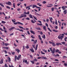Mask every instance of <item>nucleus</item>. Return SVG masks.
Listing matches in <instances>:
<instances>
[{
    "label": "nucleus",
    "mask_w": 67,
    "mask_h": 67,
    "mask_svg": "<svg viewBox=\"0 0 67 67\" xmlns=\"http://www.w3.org/2000/svg\"><path fill=\"white\" fill-rule=\"evenodd\" d=\"M67 37H65V38L64 39V40H65V42H66L67 41Z\"/></svg>",
    "instance_id": "nucleus-43"
},
{
    "label": "nucleus",
    "mask_w": 67,
    "mask_h": 67,
    "mask_svg": "<svg viewBox=\"0 0 67 67\" xmlns=\"http://www.w3.org/2000/svg\"><path fill=\"white\" fill-rule=\"evenodd\" d=\"M23 63H24V62H25V63H26V64H29V62H27V60H23Z\"/></svg>",
    "instance_id": "nucleus-4"
},
{
    "label": "nucleus",
    "mask_w": 67,
    "mask_h": 67,
    "mask_svg": "<svg viewBox=\"0 0 67 67\" xmlns=\"http://www.w3.org/2000/svg\"><path fill=\"white\" fill-rule=\"evenodd\" d=\"M36 8H37V9H38L39 11H40L41 10V8L39 7H36Z\"/></svg>",
    "instance_id": "nucleus-19"
},
{
    "label": "nucleus",
    "mask_w": 67,
    "mask_h": 67,
    "mask_svg": "<svg viewBox=\"0 0 67 67\" xmlns=\"http://www.w3.org/2000/svg\"><path fill=\"white\" fill-rule=\"evenodd\" d=\"M52 45L53 46H56V44H55V43L53 42L52 43Z\"/></svg>",
    "instance_id": "nucleus-27"
},
{
    "label": "nucleus",
    "mask_w": 67,
    "mask_h": 67,
    "mask_svg": "<svg viewBox=\"0 0 67 67\" xmlns=\"http://www.w3.org/2000/svg\"><path fill=\"white\" fill-rule=\"evenodd\" d=\"M46 21L48 23V22H49V19H47L46 20Z\"/></svg>",
    "instance_id": "nucleus-53"
},
{
    "label": "nucleus",
    "mask_w": 67,
    "mask_h": 67,
    "mask_svg": "<svg viewBox=\"0 0 67 67\" xmlns=\"http://www.w3.org/2000/svg\"><path fill=\"white\" fill-rule=\"evenodd\" d=\"M9 67H14V66H13V65L12 64L11 66L10 65H9Z\"/></svg>",
    "instance_id": "nucleus-52"
},
{
    "label": "nucleus",
    "mask_w": 67,
    "mask_h": 67,
    "mask_svg": "<svg viewBox=\"0 0 67 67\" xmlns=\"http://www.w3.org/2000/svg\"><path fill=\"white\" fill-rule=\"evenodd\" d=\"M67 8V6H62V9H63V10H65L66 9L65 8Z\"/></svg>",
    "instance_id": "nucleus-10"
},
{
    "label": "nucleus",
    "mask_w": 67,
    "mask_h": 67,
    "mask_svg": "<svg viewBox=\"0 0 67 67\" xmlns=\"http://www.w3.org/2000/svg\"><path fill=\"white\" fill-rule=\"evenodd\" d=\"M46 26H47V27H48V24L47 23H46Z\"/></svg>",
    "instance_id": "nucleus-54"
},
{
    "label": "nucleus",
    "mask_w": 67,
    "mask_h": 67,
    "mask_svg": "<svg viewBox=\"0 0 67 67\" xmlns=\"http://www.w3.org/2000/svg\"><path fill=\"white\" fill-rule=\"evenodd\" d=\"M42 38H44V39H45V35H43V36H42Z\"/></svg>",
    "instance_id": "nucleus-28"
},
{
    "label": "nucleus",
    "mask_w": 67,
    "mask_h": 67,
    "mask_svg": "<svg viewBox=\"0 0 67 67\" xmlns=\"http://www.w3.org/2000/svg\"><path fill=\"white\" fill-rule=\"evenodd\" d=\"M64 65L65 66H67V64H66V63H64Z\"/></svg>",
    "instance_id": "nucleus-51"
},
{
    "label": "nucleus",
    "mask_w": 67,
    "mask_h": 67,
    "mask_svg": "<svg viewBox=\"0 0 67 67\" xmlns=\"http://www.w3.org/2000/svg\"><path fill=\"white\" fill-rule=\"evenodd\" d=\"M37 7H37V5H32V8H35Z\"/></svg>",
    "instance_id": "nucleus-15"
},
{
    "label": "nucleus",
    "mask_w": 67,
    "mask_h": 67,
    "mask_svg": "<svg viewBox=\"0 0 67 67\" xmlns=\"http://www.w3.org/2000/svg\"><path fill=\"white\" fill-rule=\"evenodd\" d=\"M49 19L50 21L52 23V20H53V18L52 17H49Z\"/></svg>",
    "instance_id": "nucleus-14"
},
{
    "label": "nucleus",
    "mask_w": 67,
    "mask_h": 67,
    "mask_svg": "<svg viewBox=\"0 0 67 67\" xmlns=\"http://www.w3.org/2000/svg\"><path fill=\"white\" fill-rule=\"evenodd\" d=\"M24 14H30V12H28L27 13L24 12Z\"/></svg>",
    "instance_id": "nucleus-16"
},
{
    "label": "nucleus",
    "mask_w": 67,
    "mask_h": 67,
    "mask_svg": "<svg viewBox=\"0 0 67 67\" xmlns=\"http://www.w3.org/2000/svg\"><path fill=\"white\" fill-rule=\"evenodd\" d=\"M55 24L56 25H57V24H58L57 23V20H56V19H55Z\"/></svg>",
    "instance_id": "nucleus-30"
},
{
    "label": "nucleus",
    "mask_w": 67,
    "mask_h": 67,
    "mask_svg": "<svg viewBox=\"0 0 67 67\" xmlns=\"http://www.w3.org/2000/svg\"><path fill=\"white\" fill-rule=\"evenodd\" d=\"M56 44L58 46V45H62V44L61 43L58 42Z\"/></svg>",
    "instance_id": "nucleus-17"
},
{
    "label": "nucleus",
    "mask_w": 67,
    "mask_h": 67,
    "mask_svg": "<svg viewBox=\"0 0 67 67\" xmlns=\"http://www.w3.org/2000/svg\"><path fill=\"white\" fill-rule=\"evenodd\" d=\"M59 50L58 49H57L56 50V52H59Z\"/></svg>",
    "instance_id": "nucleus-63"
},
{
    "label": "nucleus",
    "mask_w": 67,
    "mask_h": 67,
    "mask_svg": "<svg viewBox=\"0 0 67 67\" xmlns=\"http://www.w3.org/2000/svg\"><path fill=\"white\" fill-rule=\"evenodd\" d=\"M41 58L42 59H47V58H46V57H38L37 58V59H41Z\"/></svg>",
    "instance_id": "nucleus-1"
},
{
    "label": "nucleus",
    "mask_w": 67,
    "mask_h": 67,
    "mask_svg": "<svg viewBox=\"0 0 67 67\" xmlns=\"http://www.w3.org/2000/svg\"><path fill=\"white\" fill-rule=\"evenodd\" d=\"M55 29H58V27L57 26L55 27Z\"/></svg>",
    "instance_id": "nucleus-61"
},
{
    "label": "nucleus",
    "mask_w": 67,
    "mask_h": 67,
    "mask_svg": "<svg viewBox=\"0 0 67 67\" xmlns=\"http://www.w3.org/2000/svg\"><path fill=\"white\" fill-rule=\"evenodd\" d=\"M63 58L65 59V58H67V57L66 56H64L63 57Z\"/></svg>",
    "instance_id": "nucleus-48"
},
{
    "label": "nucleus",
    "mask_w": 67,
    "mask_h": 67,
    "mask_svg": "<svg viewBox=\"0 0 67 67\" xmlns=\"http://www.w3.org/2000/svg\"><path fill=\"white\" fill-rule=\"evenodd\" d=\"M13 23L15 25H16L17 24H21V25H23V24L19 21L18 22Z\"/></svg>",
    "instance_id": "nucleus-3"
},
{
    "label": "nucleus",
    "mask_w": 67,
    "mask_h": 67,
    "mask_svg": "<svg viewBox=\"0 0 67 67\" xmlns=\"http://www.w3.org/2000/svg\"><path fill=\"white\" fill-rule=\"evenodd\" d=\"M27 33L29 35H30V32H29V31H27Z\"/></svg>",
    "instance_id": "nucleus-45"
},
{
    "label": "nucleus",
    "mask_w": 67,
    "mask_h": 67,
    "mask_svg": "<svg viewBox=\"0 0 67 67\" xmlns=\"http://www.w3.org/2000/svg\"><path fill=\"white\" fill-rule=\"evenodd\" d=\"M29 15L30 16L29 17L30 18H31V19H33V18L32 15L30 14Z\"/></svg>",
    "instance_id": "nucleus-25"
},
{
    "label": "nucleus",
    "mask_w": 67,
    "mask_h": 67,
    "mask_svg": "<svg viewBox=\"0 0 67 67\" xmlns=\"http://www.w3.org/2000/svg\"><path fill=\"white\" fill-rule=\"evenodd\" d=\"M41 54H43V55H45V53H43V52L41 51Z\"/></svg>",
    "instance_id": "nucleus-49"
},
{
    "label": "nucleus",
    "mask_w": 67,
    "mask_h": 67,
    "mask_svg": "<svg viewBox=\"0 0 67 67\" xmlns=\"http://www.w3.org/2000/svg\"><path fill=\"white\" fill-rule=\"evenodd\" d=\"M3 58H2L1 61H0V64H3Z\"/></svg>",
    "instance_id": "nucleus-9"
},
{
    "label": "nucleus",
    "mask_w": 67,
    "mask_h": 67,
    "mask_svg": "<svg viewBox=\"0 0 67 67\" xmlns=\"http://www.w3.org/2000/svg\"><path fill=\"white\" fill-rule=\"evenodd\" d=\"M26 20H30V18H26Z\"/></svg>",
    "instance_id": "nucleus-58"
},
{
    "label": "nucleus",
    "mask_w": 67,
    "mask_h": 67,
    "mask_svg": "<svg viewBox=\"0 0 67 67\" xmlns=\"http://www.w3.org/2000/svg\"><path fill=\"white\" fill-rule=\"evenodd\" d=\"M61 43L62 44H63V45H64V44H65V42H61Z\"/></svg>",
    "instance_id": "nucleus-44"
},
{
    "label": "nucleus",
    "mask_w": 67,
    "mask_h": 67,
    "mask_svg": "<svg viewBox=\"0 0 67 67\" xmlns=\"http://www.w3.org/2000/svg\"><path fill=\"white\" fill-rule=\"evenodd\" d=\"M43 26V29H44V31H46V26Z\"/></svg>",
    "instance_id": "nucleus-12"
},
{
    "label": "nucleus",
    "mask_w": 67,
    "mask_h": 67,
    "mask_svg": "<svg viewBox=\"0 0 67 67\" xmlns=\"http://www.w3.org/2000/svg\"><path fill=\"white\" fill-rule=\"evenodd\" d=\"M48 29L49 31H50V32H52V31L51 30V29H49V27H48Z\"/></svg>",
    "instance_id": "nucleus-33"
},
{
    "label": "nucleus",
    "mask_w": 67,
    "mask_h": 67,
    "mask_svg": "<svg viewBox=\"0 0 67 67\" xmlns=\"http://www.w3.org/2000/svg\"><path fill=\"white\" fill-rule=\"evenodd\" d=\"M37 42V40H36L35 41H34V43H35V44H36V43Z\"/></svg>",
    "instance_id": "nucleus-59"
},
{
    "label": "nucleus",
    "mask_w": 67,
    "mask_h": 67,
    "mask_svg": "<svg viewBox=\"0 0 67 67\" xmlns=\"http://www.w3.org/2000/svg\"><path fill=\"white\" fill-rule=\"evenodd\" d=\"M8 58L9 61V62H11V59H10V58L9 57H8Z\"/></svg>",
    "instance_id": "nucleus-32"
},
{
    "label": "nucleus",
    "mask_w": 67,
    "mask_h": 67,
    "mask_svg": "<svg viewBox=\"0 0 67 67\" xmlns=\"http://www.w3.org/2000/svg\"><path fill=\"white\" fill-rule=\"evenodd\" d=\"M47 7V8H49V7H52L51 6H49L48 5H47L46 6Z\"/></svg>",
    "instance_id": "nucleus-41"
},
{
    "label": "nucleus",
    "mask_w": 67,
    "mask_h": 67,
    "mask_svg": "<svg viewBox=\"0 0 67 67\" xmlns=\"http://www.w3.org/2000/svg\"><path fill=\"white\" fill-rule=\"evenodd\" d=\"M37 25H42V24H41L38 23L37 24Z\"/></svg>",
    "instance_id": "nucleus-60"
},
{
    "label": "nucleus",
    "mask_w": 67,
    "mask_h": 67,
    "mask_svg": "<svg viewBox=\"0 0 67 67\" xmlns=\"http://www.w3.org/2000/svg\"><path fill=\"white\" fill-rule=\"evenodd\" d=\"M36 30H41V28L40 27L37 28V27H36L35 28Z\"/></svg>",
    "instance_id": "nucleus-24"
},
{
    "label": "nucleus",
    "mask_w": 67,
    "mask_h": 67,
    "mask_svg": "<svg viewBox=\"0 0 67 67\" xmlns=\"http://www.w3.org/2000/svg\"><path fill=\"white\" fill-rule=\"evenodd\" d=\"M30 62H31L32 64H34V62L33 61H30Z\"/></svg>",
    "instance_id": "nucleus-37"
},
{
    "label": "nucleus",
    "mask_w": 67,
    "mask_h": 67,
    "mask_svg": "<svg viewBox=\"0 0 67 67\" xmlns=\"http://www.w3.org/2000/svg\"><path fill=\"white\" fill-rule=\"evenodd\" d=\"M31 22L32 23H35V21H33V20H31Z\"/></svg>",
    "instance_id": "nucleus-29"
},
{
    "label": "nucleus",
    "mask_w": 67,
    "mask_h": 67,
    "mask_svg": "<svg viewBox=\"0 0 67 67\" xmlns=\"http://www.w3.org/2000/svg\"><path fill=\"white\" fill-rule=\"evenodd\" d=\"M3 31H4V32H5V33H7V30H4Z\"/></svg>",
    "instance_id": "nucleus-57"
},
{
    "label": "nucleus",
    "mask_w": 67,
    "mask_h": 67,
    "mask_svg": "<svg viewBox=\"0 0 67 67\" xmlns=\"http://www.w3.org/2000/svg\"><path fill=\"white\" fill-rule=\"evenodd\" d=\"M13 7L14 8H15V3H13Z\"/></svg>",
    "instance_id": "nucleus-36"
},
{
    "label": "nucleus",
    "mask_w": 67,
    "mask_h": 67,
    "mask_svg": "<svg viewBox=\"0 0 67 67\" xmlns=\"http://www.w3.org/2000/svg\"><path fill=\"white\" fill-rule=\"evenodd\" d=\"M6 4H7V5H11V2L8 1V2H6Z\"/></svg>",
    "instance_id": "nucleus-5"
},
{
    "label": "nucleus",
    "mask_w": 67,
    "mask_h": 67,
    "mask_svg": "<svg viewBox=\"0 0 67 67\" xmlns=\"http://www.w3.org/2000/svg\"><path fill=\"white\" fill-rule=\"evenodd\" d=\"M63 33L64 34H65V35H67V32L66 33L65 32H63Z\"/></svg>",
    "instance_id": "nucleus-62"
},
{
    "label": "nucleus",
    "mask_w": 67,
    "mask_h": 67,
    "mask_svg": "<svg viewBox=\"0 0 67 67\" xmlns=\"http://www.w3.org/2000/svg\"><path fill=\"white\" fill-rule=\"evenodd\" d=\"M24 14H21V16L19 17V18H23L24 17Z\"/></svg>",
    "instance_id": "nucleus-13"
},
{
    "label": "nucleus",
    "mask_w": 67,
    "mask_h": 67,
    "mask_svg": "<svg viewBox=\"0 0 67 67\" xmlns=\"http://www.w3.org/2000/svg\"><path fill=\"white\" fill-rule=\"evenodd\" d=\"M53 31L54 32H58V31L57 30H55V29L53 30Z\"/></svg>",
    "instance_id": "nucleus-21"
},
{
    "label": "nucleus",
    "mask_w": 67,
    "mask_h": 67,
    "mask_svg": "<svg viewBox=\"0 0 67 67\" xmlns=\"http://www.w3.org/2000/svg\"><path fill=\"white\" fill-rule=\"evenodd\" d=\"M14 34L13 33H12L9 35V36H12V35H13Z\"/></svg>",
    "instance_id": "nucleus-50"
},
{
    "label": "nucleus",
    "mask_w": 67,
    "mask_h": 67,
    "mask_svg": "<svg viewBox=\"0 0 67 67\" xmlns=\"http://www.w3.org/2000/svg\"><path fill=\"white\" fill-rule=\"evenodd\" d=\"M61 35V34H60L59 35V36H58V38L59 39H61V41H62L63 40V38H64V37L63 36H60Z\"/></svg>",
    "instance_id": "nucleus-2"
},
{
    "label": "nucleus",
    "mask_w": 67,
    "mask_h": 67,
    "mask_svg": "<svg viewBox=\"0 0 67 67\" xmlns=\"http://www.w3.org/2000/svg\"><path fill=\"white\" fill-rule=\"evenodd\" d=\"M0 5H1V7H4V5H3V4H1L0 3Z\"/></svg>",
    "instance_id": "nucleus-42"
},
{
    "label": "nucleus",
    "mask_w": 67,
    "mask_h": 67,
    "mask_svg": "<svg viewBox=\"0 0 67 67\" xmlns=\"http://www.w3.org/2000/svg\"><path fill=\"white\" fill-rule=\"evenodd\" d=\"M26 48H29V46L28 45H27L26 47H25Z\"/></svg>",
    "instance_id": "nucleus-47"
},
{
    "label": "nucleus",
    "mask_w": 67,
    "mask_h": 67,
    "mask_svg": "<svg viewBox=\"0 0 67 67\" xmlns=\"http://www.w3.org/2000/svg\"><path fill=\"white\" fill-rule=\"evenodd\" d=\"M30 50L32 53H34V51L33 49H30Z\"/></svg>",
    "instance_id": "nucleus-11"
},
{
    "label": "nucleus",
    "mask_w": 67,
    "mask_h": 67,
    "mask_svg": "<svg viewBox=\"0 0 67 67\" xmlns=\"http://www.w3.org/2000/svg\"><path fill=\"white\" fill-rule=\"evenodd\" d=\"M42 51H43L45 53H47V50H46L45 49H43Z\"/></svg>",
    "instance_id": "nucleus-31"
},
{
    "label": "nucleus",
    "mask_w": 67,
    "mask_h": 67,
    "mask_svg": "<svg viewBox=\"0 0 67 67\" xmlns=\"http://www.w3.org/2000/svg\"><path fill=\"white\" fill-rule=\"evenodd\" d=\"M55 9L54 8H51L52 11H54V10Z\"/></svg>",
    "instance_id": "nucleus-35"
},
{
    "label": "nucleus",
    "mask_w": 67,
    "mask_h": 67,
    "mask_svg": "<svg viewBox=\"0 0 67 67\" xmlns=\"http://www.w3.org/2000/svg\"><path fill=\"white\" fill-rule=\"evenodd\" d=\"M67 13V10H65L63 11V13H64V14H66Z\"/></svg>",
    "instance_id": "nucleus-8"
},
{
    "label": "nucleus",
    "mask_w": 67,
    "mask_h": 67,
    "mask_svg": "<svg viewBox=\"0 0 67 67\" xmlns=\"http://www.w3.org/2000/svg\"><path fill=\"white\" fill-rule=\"evenodd\" d=\"M5 20H7V19H8V18L7 17V16H5Z\"/></svg>",
    "instance_id": "nucleus-56"
},
{
    "label": "nucleus",
    "mask_w": 67,
    "mask_h": 67,
    "mask_svg": "<svg viewBox=\"0 0 67 67\" xmlns=\"http://www.w3.org/2000/svg\"><path fill=\"white\" fill-rule=\"evenodd\" d=\"M33 17L35 20H37V19L36 18H35V17L34 16H33Z\"/></svg>",
    "instance_id": "nucleus-55"
},
{
    "label": "nucleus",
    "mask_w": 67,
    "mask_h": 67,
    "mask_svg": "<svg viewBox=\"0 0 67 67\" xmlns=\"http://www.w3.org/2000/svg\"><path fill=\"white\" fill-rule=\"evenodd\" d=\"M28 10H30L31 8L30 7V6H27L26 7V9H27Z\"/></svg>",
    "instance_id": "nucleus-18"
},
{
    "label": "nucleus",
    "mask_w": 67,
    "mask_h": 67,
    "mask_svg": "<svg viewBox=\"0 0 67 67\" xmlns=\"http://www.w3.org/2000/svg\"><path fill=\"white\" fill-rule=\"evenodd\" d=\"M5 67H8V66H7V64H5Z\"/></svg>",
    "instance_id": "nucleus-64"
},
{
    "label": "nucleus",
    "mask_w": 67,
    "mask_h": 67,
    "mask_svg": "<svg viewBox=\"0 0 67 67\" xmlns=\"http://www.w3.org/2000/svg\"><path fill=\"white\" fill-rule=\"evenodd\" d=\"M16 51H17V52L19 53L20 52V50H19L18 49H15Z\"/></svg>",
    "instance_id": "nucleus-22"
},
{
    "label": "nucleus",
    "mask_w": 67,
    "mask_h": 67,
    "mask_svg": "<svg viewBox=\"0 0 67 67\" xmlns=\"http://www.w3.org/2000/svg\"><path fill=\"white\" fill-rule=\"evenodd\" d=\"M5 46H8V45H9V44L8 43H5Z\"/></svg>",
    "instance_id": "nucleus-46"
},
{
    "label": "nucleus",
    "mask_w": 67,
    "mask_h": 67,
    "mask_svg": "<svg viewBox=\"0 0 67 67\" xmlns=\"http://www.w3.org/2000/svg\"><path fill=\"white\" fill-rule=\"evenodd\" d=\"M30 32H31V33H32V34H34V35L35 34V33H34V32L32 30H30Z\"/></svg>",
    "instance_id": "nucleus-20"
},
{
    "label": "nucleus",
    "mask_w": 67,
    "mask_h": 67,
    "mask_svg": "<svg viewBox=\"0 0 67 67\" xmlns=\"http://www.w3.org/2000/svg\"><path fill=\"white\" fill-rule=\"evenodd\" d=\"M21 55L20 54L19 55L18 57L17 58V59L18 60H19V59H20L21 58Z\"/></svg>",
    "instance_id": "nucleus-7"
},
{
    "label": "nucleus",
    "mask_w": 67,
    "mask_h": 67,
    "mask_svg": "<svg viewBox=\"0 0 67 67\" xmlns=\"http://www.w3.org/2000/svg\"><path fill=\"white\" fill-rule=\"evenodd\" d=\"M37 47H38V44H37L36 45V48H35V51H36V50H37Z\"/></svg>",
    "instance_id": "nucleus-23"
},
{
    "label": "nucleus",
    "mask_w": 67,
    "mask_h": 67,
    "mask_svg": "<svg viewBox=\"0 0 67 67\" xmlns=\"http://www.w3.org/2000/svg\"><path fill=\"white\" fill-rule=\"evenodd\" d=\"M37 60H38L36 58H35L34 60V62H37Z\"/></svg>",
    "instance_id": "nucleus-34"
},
{
    "label": "nucleus",
    "mask_w": 67,
    "mask_h": 67,
    "mask_svg": "<svg viewBox=\"0 0 67 67\" xmlns=\"http://www.w3.org/2000/svg\"><path fill=\"white\" fill-rule=\"evenodd\" d=\"M42 3L43 4H45V3H46V2L45 1H43V2Z\"/></svg>",
    "instance_id": "nucleus-40"
},
{
    "label": "nucleus",
    "mask_w": 67,
    "mask_h": 67,
    "mask_svg": "<svg viewBox=\"0 0 67 67\" xmlns=\"http://www.w3.org/2000/svg\"><path fill=\"white\" fill-rule=\"evenodd\" d=\"M18 27H19L20 29H23V27L21 26H19Z\"/></svg>",
    "instance_id": "nucleus-38"
},
{
    "label": "nucleus",
    "mask_w": 67,
    "mask_h": 67,
    "mask_svg": "<svg viewBox=\"0 0 67 67\" xmlns=\"http://www.w3.org/2000/svg\"><path fill=\"white\" fill-rule=\"evenodd\" d=\"M55 48H53L52 50V51L51 52L52 53V54H54L55 52Z\"/></svg>",
    "instance_id": "nucleus-6"
},
{
    "label": "nucleus",
    "mask_w": 67,
    "mask_h": 67,
    "mask_svg": "<svg viewBox=\"0 0 67 67\" xmlns=\"http://www.w3.org/2000/svg\"><path fill=\"white\" fill-rule=\"evenodd\" d=\"M2 23H6V22L3 21H2Z\"/></svg>",
    "instance_id": "nucleus-39"
},
{
    "label": "nucleus",
    "mask_w": 67,
    "mask_h": 67,
    "mask_svg": "<svg viewBox=\"0 0 67 67\" xmlns=\"http://www.w3.org/2000/svg\"><path fill=\"white\" fill-rule=\"evenodd\" d=\"M38 36L39 38V40H42V38L41 37V36L40 35H39Z\"/></svg>",
    "instance_id": "nucleus-26"
}]
</instances>
